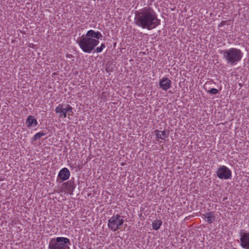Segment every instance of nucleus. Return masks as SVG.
Listing matches in <instances>:
<instances>
[{
    "mask_svg": "<svg viewBox=\"0 0 249 249\" xmlns=\"http://www.w3.org/2000/svg\"><path fill=\"white\" fill-rule=\"evenodd\" d=\"M134 22L136 25L143 29L152 30L160 24L154 10L150 7H144L135 12Z\"/></svg>",
    "mask_w": 249,
    "mask_h": 249,
    "instance_id": "obj_1",
    "label": "nucleus"
},
{
    "mask_svg": "<svg viewBox=\"0 0 249 249\" xmlns=\"http://www.w3.org/2000/svg\"><path fill=\"white\" fill-rule=\"evenodd\" d=\"M221 53L223 54V57L227 63L231 66L240 61L243 56L241 51L235 48L221 51Z\"/></svg>",
    "mask_w": 249,
    "mask_h": 249,
    "instance_id": "obj_2",
    "label": "nucleus"
},
{
    "mask_svg": "<svg viewBox=\"0 0 249 249\" xmlns=\"http://www.w3.org/2000/svg\"><path fill=\"white\" fill-rule=\"evenodd\" d=\"M76 42L82 50L86 53H90L99 43L98 40L91 37H87L85 36L79 38Z\"/></svg>",
    "mask_w": 249,
    "mask_h": 249,
    "instance_id": "obj_3",
    "label": "nucleus"
},
{
    "mask_svg": "<svg viewBox=\"0 0 249 249\" xmlns=\"http://www.w3.org/2000/svg\"><path fill=\"white\" fill-rule=\"evenodd\" d=\"M71 245L69 238L64 237H57L52 238L49 243V249H70Z\"/></svg>",
    "mask_w": 249,
    "mask_h": 249,
    "instance_id": "obj_4",
    "label": "nucleus"
},
{
    "mask_svg": "<svg viewBox=\"0 0 249 249\" xmlns=\"http://www.w3.org/2000/svg\"><path fill=\"white\" fill-rule=\"evenodd\" d=\"M123 217V216H122ZM124 220L119 214H117L111 217L108 221V227L113 231H116L120 229V227L123 224Z\"/></svg>",
    "mask_w": 249,
    "mask_h": 249,
    "instance_id": "obj_5",
    "label": "nucleus"
},
{
    "mask_svg": "<svg viewBox=\"0 0 249 249\" xmlns=\"http://www.w3.org/2000/svg\"><path fill=\"white\" fill-rule=\"evenodd\" d=\"M218 178L221 179H228L231 178V171L227 167L220 166L216 171Z\"/></svg>",
    "mask_w": 249,
    "mask_h": 249,
    "instance_id": "obj_6",
    "label": "nucleus"
},
{
    "mask_svg": "<svg viewBox=\"0 0 249 249\" xmlns=\"http://www.w3.org/2000/svg\"><path fill=\"white\" fill-rule=\"evenodd\" d=\"M241 247L245 249H249V232L241 230L239 232Z\"/></svg>",
    "mask_w": 249,
    "mask_h": 249,
    "instance_id": "obj_7",
    "label": "nucleus"
},
{
    "mask_svg": "<svg viewBox=\"0 0 249 249\" xmlns=\"http://www.w3.org/2000/svg\"><path fill=\"white\" fill-rule=\"evenodd\" d=\"M62 188L64 192L71 195L75 188V185L73 179H71L62 184Z\"/></svg>",
    "mask_w": 249,
    "mask_h": 249,
    "instance_id": "obj_8",
    "label": "nucleus"
},
{
    "mask_svg": "<svg viewBox=\"0 0 249 249\" xmlns=\"http://www.w3.org/2000/svg\"><path fill=\"white\" fill-rule=\"evenodd\" d=\"M70 176V172L67 168H62L59 172L58 178L61 179L60 182L69 179Z\"/></svg>",
    "mask_w": 249,
    "mask_h": 249,
    "instance_id": "obj_9",
    "label": "nucleus"
},
{
    "mask_svg": "<svg viewBox=\"0 0 249 249\" xmlns=\"http://www.w3.org/2000/svg\"><path fill=\"white\" fill-rule=\"evenodd\" d=\"M171 85V81L167 77H163L160 80L159 86L163 90H167L170 88Z\"/></svg>",
    "mask_w": 249,
    "mask_h": 249,
    "instance_id": "obj_10",
    "label": "nucleus"
},
{
    "mask_svg": "<svg viewBox=\"0 0 249 249\" xmlns=\"http://www.w3.org/2000/svg\"><path fill=\"white\" fill-rule=\"evenodd\" d=\"M65 104H61L55 108V111L59 114V118H65L67 117V113L65 109Z\"/></svg>",
    "mask_w": 249,
    "mask_h": 249,
    "instance_id": "obj_11",
    "label": "nucleus"
},
{
    "mask_svg": "<svg viewBox=\"0 0 249 249\" xmlns=\"http://www.w3.org/2000/svg\"><path fill=\"white\" fill-rule=\"evenodd\" d=\"M87 37H91L92 38L98 40L103 37V35L100 32H95L94 30H90L88 31L85 35Z\"/></svg>",
    "mask_w": 249,
    "mask_h": 249,
    "instance_id": "obj_12",
    "label": "nucleus"
},
{
    "mask_svg": "<svg viewBox=\"0 0 249 249\" xmlns=\"http://www.w3.org/2000/svg\"><path fill=\"white\" fill-rule=\"evenodd\" d=\"M26 124L28 127L30 128L33 125L35 126L37 124V120L33 116H29L26 120Z\"/></svg>",
    "mask_w": 249,
    "mask_h": 249,
    "instance_id": "obj_13",
    "label": "nucleus"
},
{
    "mask_svg": "<svg viewBox=\"0 0 249 249\" xmlns=\"http://www.w3.org/2000/svg\"><path fill=\"white\" fill-rule=\"evenodd\" d=\"M155 133L157 139H161L163 140L168 137V133H166L165 131H160L158 130H156L155 131Z\"/></svg>",
    "mask_w": 249,
    "mask_h": 249,
    "instance_id": "obj_14",
    "label": "nucleus"
},
{
    "mask_svg": "<svg viewBox=\"0 0 249 249\" xmlns=\"http://www.w3.org/2000/svg\"><path fill=\"white\" fill-rule=\"evenodd\" d=\"M204 216L205 218L207 219V221L209 224L213 223L215 219V216L213 212L206 213Z\"/></svg>",
    "mask_w": 249,
    "mask_h": 249,
    "instance_id": "obj_15",
    "label": "nucleus"
},
{
    "mask_svg": "<svg viewBox=\"0 0 249 249\" xmlns=\"http://www.w3.org/2000/svg\"><path fill=\"white\" fill-rule=\"evenodd\" d=\"M162 224V221L160 220H156L152 223L153 229L155 230H158Z\"/></svg>",
    "mask_w": 249,
    "mask_h": 249,
    "instance_id": "obj_16",
    "label": "nucleus"
},
{
    "mask_svg": "<svg viewBox=\"0 0 249 249\" xmlns=\"http://www.w3.org/2000/svg\"><path fill=\"white\" fill-rule=\"evenodd\" d=\"M46 133L43 132H40L36 133L33 138V141H36V140L40 139L42 137L45 136Z\"/></svg>",
    "mask_w": 249,
    "mask_h": 249,
    "instance_id": "obj_17",
    "label": "nucleus"
},
{
    "mask_svg": "<svg viewBox=\"0 0 249 249\" xmlns=\"http://www.w3.org/2000/svg\"><path fill=\"white\" fill-rule=\"evenodd\" d=\"M65 107L67 114L68 113V114L69 115L70 113H72L73 108L70 105L65 104Z\"/></svg>",
    "mask_w": 249,
    "mask_h": 249,
    "instance_id": "obj_18",
    "label": "nucleus"
},
{
    "mask_svg": "<svg viewBox=\"0 0 249 249\" xmlns=\"http://www.w3.org/2000/svg\"><path fill=\"white\" fill-rule=\"evenodd\" d=\"M208 92L212 94H216L218 92V90L216 89L212 88L210 89Z\"/></svg>",
    "mask_w": 249,
    "mask_h": 249,
    "instance_id": "obj_19",
    "label": "nucleus"
},
{
    "mask_svg": "<svg viewBox=\"0 0 249 249\" xmlns=\"http://www.w3.org/2000/svg\"><path fill=\"white\" fill-rule=\"evenodd\" d=\"M93 50L94 52H96L97 53H100L103 51L102 50V48L100 47V46L97 47L95 49H94Z\"/></svg>",
    "mask_w": 249,
    "mask_h": 249,
    "instance_id": "obj_20",
    "label": "nucleus"
},
{
    "mask_svg": "<svg viewBox=\"0 0 249 249\" xmlns=\"http://www.w3.org/2000/svg\"><path fill=\"white\" fill-rule=\"evenodd\" d=\"M226 24V21H222L220 25H219L218 27H221L223 25H225Z\"/></svg>",
    "mask_w": 249,
    "mask_h": 249,
    "instance_id": "obj_21",
    "label": "nucleus"
},
{
    "mask_svg": "<svg viewBox=\"0 0 249 249\" xmlns=\"http://www.w3.org/2000/svg\"><path fill=\"white\" fill-rule=\"evenodd\" d=\"M100 47L102 48V50H103L105 48V45L104 43H102L101 46H100Z\"/></svg>",
    "mask_w": 249,
    "mask_h": 249,
    "instance_id": "obj_22",
    "label": "nucleus"
}]
</instances>
